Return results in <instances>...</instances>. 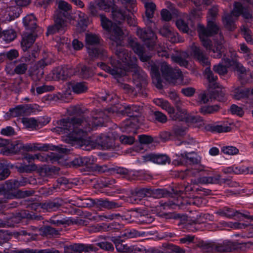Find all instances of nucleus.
<instances>
[{
  "instance_id": "obj_22",
  "label": "nucleus",
  "mask_w": 253,
  "mask_h": 253,
  "mask_svg": "<svg viewBox=\"0 0 253 253\" xmlns=\"http://www.w3.org/2000/svg\"><path fill=\"white\" fill-rule=\"evenodd\" d=\"M204 75L209 82V86L214 89L220 88V85L216 82L217 77L214 76L210 67H207L204 72Z\"/></svg>"
},
{
  "instance_id": "obj_40",
  "label": "nucleus",
  "mask_w": 253,
  "mask_h": 253,
  "mask_svg": "<svg viewBox=\"0 0 253 253\" xmlns=\"http://www.w3.org/2000/svg\"><path fill=\"white\" fill-rule=\"evenodd\" d=\"M72 88L75 93L80 94L86 91L87 86L84 83H77L72 85Z\"/></svg>"
},
{
  "instance_id": "obj_28",
  "label": "nucleus",
  "mask_w": 253,
  "mask_h": 253,
  "mask_svg": "<svg viewBox=\"0 0 253 253\" xmlns=\"http://www.w3.org/2000/svg\"><path fill=\"white\" fill-rule=\"evenodd\" d=\"M73 75L78 74L83 78H87L90 74V70L86 66L82 65H79L76 69H72Z\"/></svg>"
},
{
  "instance_id": "obj_24",
  "label": "nucleus",
  "mask_w": 253,
  "mask_h": 253,
  "mask_svg": "<svg viewBox=\"0 0 253 253\" xmlns=\"http://www.w3.org/2000/svg\"><path fill=\"white\" fill-rule=\"evenodd\" d=\"M12 147L10 150V152L16 153L19 152L20 150L23 149L27 151H33V144L27 143L23 144L20 142H17L16 144L11 145Z\"/></svg>"
},
{
  "instance_id": "obj_11",
  "label": "nucleus",
  "mask_w": 253,
  "mask_h": 253,
  "mask_svg": "<svg viewBox=\"0 0 253 253\" xmlns=\"http://www.w3.org/2000/svg\"><path fill=\"white\" fill-rule=\"evenodd\" d=\"M252 243L250 242L239 243L229 241H225L221 245L216 248V250L219 252H230L235 250L246 251L247 248H250Z\"/></svg>"
},
{
  "instance_id": "obj_47",
  "label": "nucleus",
  "mask_w": 253,
  "mask_h": 253,
  "mask_svg": "<svg viewBox=\"0 0 253 253\" xmlns=\"http://www.w3.org/2000/svg\"><path fill=\"white\" fill-rule=\"evenodd\" d=\"M55 146L49 144H33V152L36 151H46L48 150H54Z\"/></svg>"
},
{
  "instance_id": "obj_16",
  "label": "nucleus",
  "mask_w": 253,
  "mask_h": 253,
  "mask_svg": "<svg viewBox=\"0 0 253 253\" xmlns=\"http://www.w3.org/2000/svg\"><path fill=\"white\" fill-rule=\"evenodd\" d=\"M116 246V250L119 252L128 253H144L145 249L142 246L132 245L128 246L118 240H113Z\"/></svg>"
},
{
  "instance_id": "obj_7",
  "label": "nucleus",
  "mask_w": 253,
  "mask_h": 253,
  "mask_svg": "<svg viewBox=\"0 0 253 253\" xmlns=\"http://www.w3.org/2000/svg\"><path fill=\"white\" fill-rule=\"evenodd\" d=\"M114 0H100L96 4L101 9L106 11L111 10L113 20L118 24L122 23L126 18L130 24L129 18L127 16V11L118 8L114 3Z\"/></svg>"
},
{
  "instance_id": "obj_48",
  "label": "nucleus",
  "mask_w": 253,
  "mask_h": 253,
  "mask_svg": "<svg viewBox=\"0 0 253 253\" xmlns=\"http://www.w3.org/2000/svg\"><path fill=\"white\" fill-rule=\"evenodd\" d=\"M134 52L139 57L140 60L143 62L150 59V56L145 52V48H134Z\"/></svg>"
},
{
  "instance_id": "obj_20",
  "label": "nucleus",
  "mask_w": 253,
  "mask_h": 253,
  "mask_svg": "<svg viewBox=\"0 0 253 253\" xmlns=\"http://www.w3.org/2000/svg\"><path fill=\"white\" fill-rule=\"evenodd\" d=\"M144 161H151L159 165H165L169 163L170 160L166 155L150 154L143 156Z\"/></svg>"
},
{
  "instance_id": "obj_36",
  "label": "nucleus",
  "mask_w": 253,
  "mask_h": 253,
  "mask_svg": "<svg viewBox=\"0 0 253 253\" xmlns=\"http://www.w3.org/2000/svg\"><path fill=\"white\" fill-rule=\"evenodd\" d=\"M35 38L32 35L25 33L22 35L21 46L25 47H30L35 41Z\"/></svg>"
},
{
  "instance_id": "obj_18",
  "label": "nucleus",
  "mask_w": 253,
  "mask_h": 253,
  "mask_svg": "<svg viewBox=\"0 0 253 253\" xmlns=\"http://www.w3.org/2000/svg\"><path fill=\"white\" fill-rule=\"evenodd\" d=\"M160 34L168 39L172 43L179 42L182 41L178 37V34L175 32L172 28L165 25L160 30Z\"/></svg>"
},
{
  "instance_id": "obj_13",
  "label": "nucleus",
  "mask_w": 253,
  "mask_h": 253,
  "mask_svg": "<svg viewBox=\"0 0 253 253\" xmlns=\"http://www.w3.org/2000/svg\"><path fill=\"white\" fill-rule=\"evenodd\" d=\"M203 203V200L200 197L183 198L182 197H179L174 202L169 201L162 203L161 205L164 207V209L167 208H173L175 206H180L184 205H194L197 206H200Z\"/></svg>"
},
{
  "instance_id": "obj_17",
  "label": "nucleus",
  "mask_w": 253,
  "mask_h": 253,
  "mask_svg": "<svg viewBox=\"0 0 253 253\" xmlns=\"http://www.w3.org/2000/svg\"><path fill=\"white\" fill-rule=\"evenodd\" d=\"M73 74L71 67H59L53 70L52 78L53 80H64Z\"/></svg>"
},
{
  "instance_id": "obj_3",
  "label": "nucleus",
  "mask_w": 253,
  "mask_h": 253,
  "mask_svg": "<svg viewBox=\"0 0 253 253\" xmlns=\"http://www.w3.org/2000/svg\"><path fill=\"white\" fill-rule=\"evenodd\" d=\"M217 12L218 9L216 7H212L209 10L207 16V27L205 28L201 25L198 26V31L199 38L203 45L205 47L211 46H214V47L220 46L223 43V40H221L220 42H215L213 45L209 39L210 37L217 33L218 31V27L214 21V18L216 16Z\"/></svg>"
},
{
  "instance_id": "obj_54",
  "label": "nucleus",
  "mask_w": 253,
  "mask_h": 253,
  "mask_svg": "<svg viewBox=\"0 0 253 253\" xmlns=\"http://www.w3.org/2000/svg\"><path fill=\"white\" fill-rule=\"evenodd\" d=\"M99 139L102 140V141L98 140V143L104 148L108 149L111 146V145L109 144L110 139L105 135H103L100 136Z\"/></svg>"
},
{
  "instance_id": "obj_10",
  "label": "nucleus",
  "mask_w": 253,
  "mask_h": 253,
  "mask_svg": "<svg viewBox=\"0 0 253 253\" xmlns=\"http://www.w3.org/2000/svg\"><path fill=\"white\" fill-rule=\"evenodd\" d=\"M100 21L102 28L107 31L111 33L110 39L118 43V41H121L124 33L120 27L113 24L112 21L103 14L100 15ZM117 45H119L117 43Z\"/></svg>"
},
{
  "instance_id": "obj_45",
  "label": "nucleus",
  "mask_w": 253,
  "mask_h": 253,
  "mask_svg": "<svg viewBox=\"0 0 253 253\" xmlns=\"http://www.w3.org/2000/svg\"><path fill=\"white\" fill-rule=\"evenodd\" d=\"M241 33L248 43L250 44L253 43V38L251 30L246 27H243L241 29Z\"/></svg>"
},
{
  "instance_id": "obj_33",
  "label": "nucleus",
  "mask_w": 253,
  "mask_h": 253,
  "mask_svg": "<svg viewBox=\"0 0 253 253\" xmlns=\"http://www.w3.org/2000/svg\"><path fill=\"white\" fill-rule=\"evenodd\" d=\"M85 41L88 45L98 46L100 45L101 39L96 35L86 34Z\"/></svg>"
},
{
  "instance_id": "obj_34",
  "label": "nucleus",
  "mask_w": 253,
  "mask_h": 253,
  "mask_svg": "<svg viewBox=\"0 0 253 253\" xmlns=\"http://www.w3.org/2000/svg\"><path fill=\"white\" fill-rule=\"evenodd\" d=\"M20 220L19 216H12L9 218L6 221L0 219V227H13Z\"/></svg>"
},
{
  "instance_id": "obj_49",
  "label": "nucleus",
  "mask_w": 253,
  "mask_h": 253,
  "mask_svg": "<svg viewBox=\"0 0 253 253\" xmlns=\"http://www.w3.org/2000/svg\"><path fill=\"white\" fill-rule=\"evenodd\" d=\"M22 186H24L22 182H19L15 180H9L6 182V188L9 190L16 189Z\"/></svg>"
},
{
  "instance_id": "obj_55",
  "label": "nucleus",
  "mask_w": 253,
  "mask_h": 253,
  "mask_svg": "<svg viewBox=\"0 0 253 253\" xmlns=\"http://www.w3.org/2000/svg\"><path fill=\"white\" fill-rule=\"evenodd\" d=\"M58 8L64 12H68L71 9V6L66 1L60 0L58 4Z\"/></svg>"
},
{
  "instance_id": "obj_19",
  "label": "nucleus",
  "mask_w": 253,
  "mask_h": 253,
  "mask_svg": "<svg viewBox=\"0 0 253 253\" xmlns=\"http://www.w3.org/2000/svg\"><path fill=\"white\" fill-rule=\"evenodd\" d=\"M16 9L14 6H3L0 12L2 20L4 21H10L17 17L18 15L16 12Z\"/></svg>"
},
{
  "instance_id": "obj_58",
  "label": "nucleus",
  "mask_w": 253,
  "mask_h": 253,
  "mask_svg": "<svg viewBox=\"0 0 253 253\" xmlns=\"http://www.w3.org/2000/svg\"><path fill=\"white\" fill-rule=\"evenodd\" d=\"M154 115L155 119L160 123H165L167 121V116L161 112L156 111Z\"/></svg>"
},
{
  "instance_id": "obj_23",
  "label": "nucleus",
  "mask_w": 253,
  "mask_h": 253,
  "mask_svg": "<svg viewBox=\"0 0 253 253\" xmlns=\"http://www.w3.org/2000/svg\"><path fill=\"white\" fill-rule=\"evenodd\" d=\"M227 66L232 67L237 71L240 79L244 80L245 76L246 75V69L236 60L232 59V61H229Z\"/></svg>"
},
{
  "instance_id": "obj_53",
  "label": "nucleus",
  "mask_w": 253,
  "mask_h": 253,
  "mask_svg": "<svg viewBox=\"0 0 253 253\" xmlns=\"http://www.w3.org/2000/svg\"><path fill=\"white\" fill-rule=\"evenodd\" d=\"M22 122L27 127L32 128L37 126V121L34 118H24Z\"/></svg>"
},
{
  "instance_id": "obj_8",
  "label": "nucleus",
  "mask_w": 253,
  "mask_h": 253,
  "mask_svg": "<svg viewBox=\"0 0 253 253\" xmlns=\"http://www.w3.org/2000/svg\"><path fill=\"white\" fill-rule=\"evenodd\" d=\"M241 14L246 19H249L252 17L248 7H243L240 3L236 2L231 14L223 18V22L225 26L230 30L233 29L235 28L233 17L237 18Z\"/></svg>"
},
{
  "instance_id": "obj_2",
  "label": "nucleus",
  "mask_w": 253,
  "mask_h": 253,
  "mask_svg": "<svg viewBox=\"0 0 253 253\" xmlns=\"http://www.w3.org/2000/svg\"><path fill=\"white\" fill-rule=\"evenodd\" d=\"M116 52L118 60H111L112 68L102 62L98 63L97 66L102 70L110 72L115 78L126 75L128 71H137L136 58L131 57L126 49L117 48Z\"/></svg>"
},
{
  "instance_id": "obj_41",
  "label": "nucleus",
  "mask_w": 253,
  "mask_h": 253,
  "mask_svg": "<svg viewBox=\"0 0 253 253\" xmlns=\"http://www.w3.org/2000/svg\"><path fill=\"white\" fill-rule=\"evenodd\" d=\"M250 90L249 88H236L234 91V98L239 100L242 98L247 96L250 93Z\"/></svg>"
},
{
  "instance_id": "obj_63",
  "label": "nucleus",
  "mask_w": 253,
  "mask_h": 253,
  "mask_svg": "<svg viewBox=\"0 0 253 253\" xmlns=\"http://www.w3.org/2000/svg\"><path fill=\"white\" fill-rule=\"evenodd\" d=\"M57 42V45L56 46L68 47L70 44V41L67 38L62 37L59 38Z\"/></svg>"
},
{
  "instance_id": "obj_26",
  "label": "nucleus",
  "mask_w": 253,
  "mask_h": 253,
  "mask_svg": "<svg viewBox=\"0 0 253 253\" xmlns=\"http://www.w3.org/2000/svg\"><path fill=\"white\" fill-rule=\"evenodd\" d=\"M29 109L28 105H19L10 110V115L12 117L23 116L27 113Z\"/></svg>"
},
{
  "instance_id": "obj_27",
  "label": "nucleus",
  "mask_w": 253,
  "mask_h": 253,
  "mask_svg": "<svg viewBox=\"0 0 253 253\" xmlns=\"http://www.w3.org/2000/svg\"><path fill=\"white\" fill-rule=\"evenodd\" d=\"M188 54L186 52L179 53L177 55H172L171 60L174 62L177 63L181 66L186 67L188 65V62L186 58L188 57Z\"/></svg>"
},
{
  "instance_id": "obj_37",
  "label": "nucleus",
  "mask_w": 253,
  "mask_h": 253,
  "mask_svg": "<svg viewBox=\"0 0 253 253\" xmlns=\"http://www.w3.org/2000/svg\"><path fill=\"white\" fill-rule=\"evenodd\" d=\"M96 204L100 208L108 209L115 208L118 207V205L116 203L113 201H109L107 200H103L102 199L97 200Z\"/></svg>"
},
{
  "instance_id": "obj_62",
  "label": "nucleus",
  "mask_w": 253,
  "mask_h": 253,
  "mask_svg": "<svg viewBox=\"0 0 253 253\" xmlns=\"http://www.w3.org/2000/svg\"><path fill=\"white\" fill-rule=\"evenodd\" d=\"M97 245L100 248L106 251H111L114 250V247L112 244L111 243L108 242H102L98 243H97Z\"/></svg>"
},
{
  "instance_id": "obj_60",
  "label": "nucleus",
  "mask_w": 253,
  "mask_h": 253,
  "mask_svg": "<svg viewBox=\"0 0 253 253\" xmlns=\"http://www.w3.org/2000/svg\"><path fill=\"white\" fill-rule=\"evenodd\" d=\"M27 70V65L25 63H21L16 66L14 72L17 74H23Z\"/></svg>"
},
{
  "instance_id": "obj_6",
  "label": "nucleus",
  "mask_w": 253,
  "mask_h": 253,
  "mask_svg": "<svg viewBox=\"0 0 253 253\" xmlns=\"http://www.w3.org/2000/svg\"><path fill=\"white\" fill-rule=\"evenodd\" d=\"M185 160L193 165L191 169L186 170L187 175L189 176H196L198 173L204 170V167L203 166L197 165L201 161V157L194 153H184L178 155L176 154L175 158L173 161V163L175 165H180L183 164Z\"/></svg>"
},
{
  "instance_id": "obj_61",
  "label": "nucleus",
  "mask_w": 253,
  "mask_h": 253,
  "mask_svg": "<svg viewBox=\"0 0 253 253\" xmlns=\"http://www.w3.org/2000/svg\"><path fill=\"white\" fill-rule=\"evenodd\" d=\"M230 110L232 114H236L239 116H242L244 113L242 108L235 104H233L231 106Z\"/></svg>"
},
{
  "instance_id": "obj_4",
  "label": "nucleus",
  "mask_w": 253,
  "mask_h": 253,
  "mask_svg": "<svg viewBox=\"0 0 253 253\" xmlns=\"http://www.w3.org/2000/svg\"><path fill=\"white\" fill-rule=\"evenodd\" d=\"M154 103L165 110L173 120L185 121L187 122L194 123L202 121L201 117H194L187 113L185 109L177 108V112L175 113L174 109L170 103L166 100L157 98L154 100Z\"/></svg>"
},
{
  "instance_id": "obj_25",
  "label": "nucleus",
  "mask_w": 253,
  "mask_h": 253,
  "mask_svg": "<svg viewBox=\"0 0 253 253\" xmlns=\"http://www.w3.org/2000/svg\"><path fill=\"white\" fill-rule=\"evenodd\" d=\"M23 23L27 30H33L37 26L36 19L33 14L26 16L23 18Z\"/></svg>"
},
{
  "instance_id": "obj_14",
  "label": "nucleus",
  "mask_w": 253,
  "mask_h": 253,
  "mask_svg": "<svg viewBox=\"0 0 253 253\" xmlns=\"http://www.w3.org/2000/svg\"><path fill=\"white\" fill-rule=\"evenodd\" d=\"M136 33L137 36L144 42L148 47L157 46V38L151 29H138Z\"/></svg>"
},
{
  "instance_id": "obj_46",
  "label": "nucleus",
  "mask_w": 253,
  "mask_h": 253,
  "mask_svg": "<svg viewBox=\"0 0 253 253\" xmlns=\"http://www.w3.org/2000/svg\"><path fill=\"white\" fill-rule=\"evenodd\" d=\"M221 151L224 154L229 155H235L239 153V150L236 147L232 146H226L221 148Z\"/></svg>"
},
{
  "instance_id": "obj_32",
  "label": "nucleus",
  "mask_w": 253,
  "mask_h": 253,
  "mask_svg": "<svg viewBox=\"0 0 253 253\" xmlns=\"http://www.w3.org/2000/svg\"><path fill=\"white\" fill-rule=\"evenodd\" d=\"M75 253H81L83 252H88L93 250V247L90 245L75 244L71 245Z\"/></svg>"
},
{
  "instance_id": "obj_1",
  "label": "nucleus",
  "mask_w": 253,
  "mask_h": 253,
  "mask_svg": "<svg viewBox=\"0 0 253 253\" xmlns=\"http://www.w3.org/2000/svg\"><path fill=\"white\" fill-rule=\"evenodd\" d=\"M106 120L103 112H98L91 119L80 118L63 119L60 126L55 128L59 133L63 134L64 140L72 145H77L83 150H89L94 147V144L87 137V134L97 126H102Z\"/></svg>"
},
{
  "instance_id": "obj_43",
  "label": "nucleus",
  "mask_w": 253,
  "mask_h": 253,
  "mask_svg": "<svg viewBox=\"0 0 253 253\" xmlns=\"http://www.w3.org/2000/svg\"><path fill=\"white\" fill-rule=\"evenodd\" d=\"M1 36L6 42H10L15 38L16 33L13 30L9 29L4 31Z\"/></svg>"
},
{
  "instance_id": "obj_51",
  "label": "nucleus",
  "mask_w": 253,
  "mask_h": 253,
  "mask_svg": "<svg viewBox=\"0 0 253 253\" xmlns=\"http://www.w3.org/2000/svg\"><path fill=\"white\" fill-rule=\"evenodd\" d=\"M96 162V158L92 156L85 157L81 159V163L83 165L86 166L87 167H90L92 165L94 166V163Z\"/></svg>"
},
{
  "instance_id": "obj_38",
  "label": "nucleus",
  "mask_w": 253,
  "mask_h": 253,
  "mask_svg": "<svg viewBox=\"0 0 253 253\" xmlns=\"http://www.w3.org/2000/svg\"><path fill=\"white\" fill-rule=\"evenodd\" d=\"M209 49V53L211 54V55L215 58H221L223 55L224 58L228 57L229 55L226 56L224 49L225 48H208Z\"/></svg>"
},
{
  "instance_id": "obj_52",
  "label": "nucleus",
  "mask_w": 253,
  "mask_h": 253,
  "mask_svg": "<svg viewBox=\"0 0 253 253\" xmlns=\"http://www.w3.org/2000/svg\"><path fill=\"white\" fill-rule=\"evenodd\" d=\"M151 73L153 81H156L158 84H159L161 81V77L158 68L156 66H152Z\"/></svg>"
},
{
  "instance_id": "obj_15",
  "label": "nucleus",
  "mask_w": 253,
  "mask_h": 253,
  "mask_svg": "<svg viewBox=\"0 0 253 253\" xmlns=\"http://www.w3.org/2000/svg\"><path fill=\"white\" fill-rule=\"evenodd\" d=\"M177 28L183 33L191 36L194 34L195 28L194 23L188 16L177 20L176 22Z\"/></svg>"
},
{
  "instance_id": "obj_42",
  "label": "nucleus",
  "mask_w": 253,
  "mask_h": 253,
  "mask_svg": "<svg viewBox=\"0 0 253 253\" xmlns=\"http://www.w3.org/2000/svg\"><path fill=\"white\" fill-rule=\"evenodd\" d=\"M43 210L51 211L56 210L59 207V205L55 202H48L42 203L41 205Z\"/></svg>"
},
{
  "instance_id": "obj_30",
  "label": "nucleus",
  "mask_w": 253,
  "mask_h": 253,
  "mask_svg": "<svg viewBox=\"0 0 253 253\" xmlns=\"http://www.w3.org/2000/svg\"><path fill=\"white\" fill-rule=\"evenodd\" d=\"M87 52L92 58L103 59L106 57V51L103 48H87Z\"/></svg>"
},
{
  "instance_id": "obj_5",
  "label": "nucleus",
  "mask_w": 253,
  "mask_h": 253,
  "mask_svg": "<svg viewBox=\"0 0 253 253\" xmlns=\"http://www.w3.org/2000/svg\"><path fill=\"white\" fill-rule=\"evenodd\" d=\"M141 109V107L139 106L132 105L125 107V110L122 111L129 116V118L121 124V129L122 131L136 133V129L138 127L140 123L138 116Z\"/></svg>"
},
{
  "instance_id": "obj_35",
  "label": "nucleus",
  "mask_w": 253,
  "mask_h": 253,
  "mask_svg": "<svg viewBox=\"0 0 253 253\" xmlns=\"http://www.w3.org/2000/svg\"><path fill=\"white\" fill-rule=\"evenodd\" d=\"M238 212L233 209L225 207L220 209L215 212V213L221 216L231 218L236 215Z\"/></svg>"
},
{
  "instance_id": "obj_29",
  "label": "nucleus",
  "mask_w": 253,
  "mask_h": 253,
  "mask_svg": "<svg viewBox=\"0 0 253 253\" xmlns=\"http://www.w3.org/2000/svg\"><path fill=\"white\" fill-rule=\"evenodd\" d=\"M194 52V56L197 59L199 62L204 66L210 67V62L208 58L201 52L199 48H195Z\"/></svg>"
},
{
  "instance_id": "obj_57",
  "label": "nucleus",
  "mask_w": 253,
  "mask_h": 253,
  "mask_svg": "<svg viewBox=\"0 0 253 253\" xmlns=\"http://www.w3.org/2000/svg\"><path fill=\"white\" fill-rule=\"evenodd\" d=\"M206 129L211 131L217 132H222L227 131V129L225 127H223L222 126L218 125L214 126H206Z\"/></svg>"
},
{
  "instance_id": "obj_31",
  "label": "nucleus",
  "mask_w": 253,
  "mask_h": 253,
  "mask_svg": "<svg viewBox=\"0 0 253 253\" xmlns=\"http://www.w3.org/2000/svg\"><path fill=\"white\" fill-rule=\"evenodd\" d=\"M222 63H224L223 65L221 64H219L218 65L214 66L213 70L215 72L218 73L219 75H224L227 72V68L230 66H227L229 61H232L229 57L224 58L222 59Z\"/></svg>"
},
{
  "instance_id": "obj_64",
  "label": "nucleus",
  "mask_w": 253,
  "mask_h": 253,
  "mask_svg": "<svg viewBox=\"0 0 253 253\" xmlns=\"http://www.w3.org/2000/svg\"><path fill=\"white\" fill-rule=\"evenodd\" d=\"M44 232L47 235H51L56 236L59 235V231L55 229L50 227L47 226L44 228Z\"/></svg>"
},
{
  "instance_id": "obj_21",
  "label": "nucleus",
  "mask_w": 253,
  "mask_h": 253,
  "mask_svg": "<svg viewBox=\"0 0 253 253\" xmlns=\"http://www.w3.org/2000/svg\"><path fill=\"white\" fill-rule=\"evenodd\" d=\"M66 26V21L62 18L57 17L55 18L54 25L48 28L46 34L48 36L49 35L55 33L57 31H62Z\"/></svg>"
},
{
  "instance_id": "obj_56",
  "label": "nucleus",
  "mask_w": 253,
  "mask_h": 253,
  "mask_svg": "<svg viewBox=\"0 0 253 253\" xmlns=\"http://www.w3.org/2000/svg\"><path fill=\"white\" fill-rule=\"evenodd\" d=\"M121 142L125 144H132L134 142V138L131 136L123 135L120 137Z\"/></svg>"
},
{
  "instance_id": "obj_39",
  "label": "nucleus",
  "mask_w": 253,
  "mask_h": 253,
  "mask_svg": "<svg viewBox=\"0 0 253 253\" xmlns=\"http://www.w3.org/2000/svg\"><path fill=\"white\" fill-rule=\"evenodd\" d=\"M146 8V15L148 19L152 18L155 10V4L151 1L144 2Z\"/></svg>"
},
{
  "instance_id": "obj_50",
  "label": "nucleus",
  "mask_w": 253,
  "mask_h": 253,
  "mask_svg": "<svg viewBox=\"0 0 253 253\" xmlns=\"http://www.w3.org/2000/svg\"><path fill=\"white\" fill-rule=\"evenodd\" d=\"M218 108V106L216 105L203 106L200 109V111L203 114H211L217 111Z\"/></svg>"
},
{
  "instance_id": "obj_59",
  "label": "nucleus",
  "mask_w": 253,
  "mask_h": 253,
  "mask_svg": "<svg viewBox=\"0 0 253 253\" xmlns=\"http://www.w3.org/2000/svg\"><path fill=\"white\" fill-rule=\"evenodd\" d=\"M53 89V86L51 85H43L42 86L37 87L36 88V91L38 94H40L47 91H51Z\"/></svg>"
},
{
  "instance_id": "obj_12",
  "label": "nucleus",
  "mask_w": 253,
  "mask_h": 253,
  "mask_svg": "<svg viewBox=\"0 0 253 253\" xmlns=\"http://www.w3.org/2000/svg\"><path fill=\"white\" fill-rule=\"evenodd\" d=\"M165 192L162 189H156L152 190L149 189H141L136 191L131 197V201L132 202L138 203L143 198L145 197L156 196L161 198L165 196Z\"/></svg>"
},
{
  "instance_id": "obj_44",
  "label": "nucleus",
  "mask_w": 253,
  "mask_h": 253,
  "mask_svg": "<svg viewBox=\"0 0 253 253\" xmlns=\"http://www.w3.org/2000/svg\"><path fill=\"white\" fill-rule=\"evenodd\" d=\"M24 159L29 163H31L35 160L44 162L46 160L45 158L40 154H36L34 155L27 154Z\"/></svg>"
},
{
  "instance_id": "obj_9",
  "label": "nucleus",
  "mask_w": 253,
  "mask_h": 253,
  "mask_svg": "<svg viewBox=\"0 0 253 253\" xmlns=\"http://www.w3.org/2000/svg\"><path fill=\"white\" fill-rule=\"evenodd\" d=\"M161 71L166 80L169 83L176 84H185L183 82L184 76L178 69H171L166 62L161 65Z\"/></svg>"
}]
</instances>
